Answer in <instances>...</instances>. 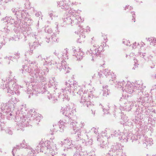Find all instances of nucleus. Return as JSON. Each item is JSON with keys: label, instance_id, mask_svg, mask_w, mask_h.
Wrapping results in <instances>:
<instances>
[{"label": "nucleus", "instance_id": "nucleus-13", "mask_svg": "<svg viewBox=\"0 0 156 156\" xmlns=\"http://www.w3.org/2000/svg\"><path fill=\"white\" fill-rule=\"evenodd\" d=\"M92 55H93L92 56L94 57V56H98L100 55L101 52V50H100L101 49H90Z\"/></svg>", "mask_w": 156, "mask_h": 156}, {"label": "nucleus", "instance_id": "nucleus-42", "mask_svg": "<svg viewBox=\"0 0 156 156\" xmlns=\"http://www.w3.org/2000/svg\"><path fill=\"white\" fill-rule=\"evenodd\" d=\"M92 60H93V61L94 60V58H92Z\"/></svg>", "mask_w": 156, "mask_h": 156}, {"label": "nucleus", "instance_id": "nucleus-4", "mask_svg": "<svg viewBox=\"0 0 156 156\" xmlns=\"http://www.w3.org/2000/svg\"><path fill=\"white\" fill-rule=\"evenodd\" d=\"M120 101L125 102L122 107L126 111H130L132 107L134 105V103L133 101H129L124 98H121Z\"/></svg>", "mask_w": 156, "mask_h": 156}, {"label": "nucleus", "instance_id": "nucleus-34", "mask_svg": "<svg viewBox=\"0 0 156 156\" xmlns=\"http://www.w3.org/2000/svg\"><path fill=\"white\" fill-rule=\"evenodd\" d=\"M152 77H153L156 78V75H154L153 76H152Z\"/></svg>", "mask_w": 156, "mask_h": 156}, {"label": "nucleus", "instance_id": "nucleus-43", "mask_svg": "<svg viewBox=\"0 0 156 156\" xmlns=\"http://www.w3.org/2000/svg\"><path fill=\"white\" fill-rule=\"evenodd\" d=\"M145 143L147 144V143H146V142H145Z\"/></svg>", "mask_w": 156, "mask_h": 156}, {"label": "nucleus", "instance_id": "nucleus-29", "mask_svg": "<svg viewBox=\"0 0 156 156\" xmlns=\"http://www.w3.org/2000/svg\"><path fill=\"white\" fill-rule=\"evenodd\" d=\"M91 130L93 131L95 134H97L98 133V129L96 128L93 127L91 129Z\"/></svg>", "mask_w": 156, "mask_h": 156}, {"label": "nucleus", "instance_id": "nucleus-25", "mask_svg": "<svg viewBox=\"0 0 156 156\" xmlns=\"http://www.w3.org/2000/svg\"><path fill=\"white\" fill-rule=\"evenodd\" d=\"M110 71L108 69H105L104 73L107 78H108L109 75H110Z\"/></svg>", "mask_w": 156, "mask_h": 156}, {"label": "nucleus", "instance_id": "nucleus-39", "mask_svg": "<svg viewBox=\"0 0 156 156\" xmlns=\"http://www.w3.org/2000/svg\"><path fill=\"white\" fill-rule=\"evenodd\" d=\"M90 140H91V141H92L93 140L92 139V138H90Z\"/></svg>", "mask_w": 156, "mask_h": 156}, {"label": "nucleus", "instance_id": "nucleus-33", "mask_svg": "<svg viewBox=\"0 0 156 156\" xmlns=\"http://www.w3.org/2000/svg\"><path fill=\"white\" fill-rule=\"evenodd\" d=\"M86 156H92V155H91V154H86Z\"/></svg>", "mask_w": 156, "mask_h": 156}, {"label": "nucleus", "instance_id": "nucleus-23", "mask_svg": "<svg viewBox=\"0 0 156 156\" xmlns=\"http://www.w3.org/2000/svg\"><path fill=\"white\" fill-rule=\"evenodd\" d=\"M49 84L50 86V87L51 86V87H55L57 85L56 82L52 79L50 80Z\"/></svg>", "mask_w": 156, "mask_h": 156}, {"label": "nucleus", "instance_id": "nucleus-12", "mask_svg": "<svg viewBox=\"0 0 156 156\" xmlns=\"http://www.w3.org/2000/svg\"><path fill=\"white\" fill-rule=\"evenodd\" d=\"M125 82L123 80L121 82H117L115 84V86L116 87L118 88H122V91H124L125 90V88H124V87L125 86Z\"/></svg>", "mask_w": 156, "mask_h": 156}, {"label": "nucleus", "instance_id": "nucleus-21", "mask_svg": "<svg viewBox=\"0 0 156 156\" xmlns=\"http://www.w3.org/2000/svg\"><path fill=\"white\" fill-rule=\"evenodd\" d=\"M121 145L120 144H117L116 145H113L112 147V151H116L120 149Z\"/></svg>", "mask_w": 156, "mask_h": 156}, {"label": "nucleus", "instance_id": "nucleus-45", "mask_svg": "<svg viewBox=\"0 0 156 156\" xmlns=\"http://www.w3.org/2000/svg\"><path fill=\"white\" fill-rule=\"evenodd\" d=\"M55 63L56 64H57V63H56V62H55Z\"/></svg>", "mask_w": 156, "mask_h": 156}, {"label": "nucleus", "instance_id": "nucleus-41", "mask_svg": "<svg viewBox=\"0 0 156 156\" xmlns=\"http://www.w3.org/2000/svg\"><path fill=\"white\" fill-rule=\"evenodd\" d=\"M152 156H156V154H155V155H152Z\"/></svg>", "mask_w": 156, "mask_h": 156}, {"label": "nucleus", "instance_id": "nucleus-16", "mask_svg": "<svg viewBox=\"0 0 156 156\" xmlns=\"http://www.w3.org/2000/svg\"><path fill=\"white\" fill-rule=\"evenodd\" d=\"M59 127L60 129V131L62 132L64 130L63 128L65 126L66 123L63 121L60 120L59 122Z\"/></svg>", "mask_w": 156, "mask_h": 156}, {"label": "nucleus", "instance_id": "nucleus-40", "mask_svg": "<svg viewBox=\"0 0 156 156\" xmlns=\"http://www.w3.org/2000/svg\"><path fill=\"white\" fill-rule=\"evenodd\" d=\"M42 151V152H43V151H42V150H41V151Z\"/></svg>", "mask_w": 156, "mask_h": 156}, {"label": "nucleus", "instance_id": "nucleus-3", "mask_svg": "<svg viewBox=\"0 0 156 156\" xmlns=\"http://www.w3.org/2000/svg\"><path fill=\"white\" fill-rule=\"evenodd\" d=\"M77 122H71L70 124L72 125L73 130L75 134H77V137L76 138V141H79L81 139V131L80 129L78 127H77L76 124Z\"/></svg>", "mask_w": 156, "mask_h": 156}, {"label": "nucleus", "instance_id": "nucleus-15", "mask_svg": "<svg viewBox=\"0 0 156 156\" xmlns=\"http://www.w3.org/2000/svg\"><path fill=\"white\" fill-rule=\"evenodd\" d=\"M119 140H127L128 138H127L126 135L124 133L121 132L119 135Z\"/></svg>", "mask_w": 156, "mask_h": 156}, {"label": "nucleus", "instance_id": "nucleus-18", "mask_svg": "<svg viewBox=\"0 0 156 156\" xmlns=\"http://www.w3.org/2000/svg\"><path fill=\"white\" fill-rule=\"evenodd\" d=\"M103 74L102 72L100 71V72L98 73V74H94L93 76V78H94L95 77L97 79L102 78L103 77Z\"/></svg>", "mask_w": 156, "mask_h": 156}, {"label": "nucleus", "instance_id": "nucleus-8", "mask_svg": "<svg viewBox=\"0 0 156 156\" xmlns=\"http://www.w3.org/2000/svg\"><path fill=\"white\" fill-rule=\"evenodd\" d=\"M135 88L131 84H126L125 86V90L127 93L131 94L134 90Z\"/></svg>", "mask_w": 156, "mask_h": 156}, {"label": "nucleus", "instance_id": "nucleus-44", "mask_svg": "<svg viewBox=\"0 0 156 156\" xmlns=\"http://www.w3.org/2000/svg\"><path fill=\"white\" fill-rule=\"evenodd\" d=\"M87 137H88V139H89L88 138V136H87Z\"/></svg>", "mask_w": 156, "mask_h": 156}, {"label": "nucleus", "instance_id": "nucleus-28", "mask_svg": "<svg viewBox=\"0 0 156 156\" xmlns=\"http://www.w3.org/2000/svg\"><path fill=\"white\" fill-rule=\"evenodd\" d=\"M138 45H139V47H138L137 48H141L142 46H144L145 45V44L142 42H140L138 44Z\"/></svg>", "mask_w": 156, "mask_h": 156}, {"label": "nucleus", "instance_id": "nucleus-20", "mask_svg": "<svg viewBox=\"0 0 156 156\" xmlns=\"http://www.w3.org/2000/svg\"><path fill=\"white\" fill-rule=\"evenodd\" d=\"M103 95L104 96H106L109 94L108 86L107 85L103 86Z\"/></svg>", "mask_w": 156, "mask_h": 156}, {"label": "nucleus", "instance_id": "nucleus-5", "mask_svg": "<svg viewBox=\"0 0 156 156\" xmlns=\"http://www.w3.org/2000/svg\"><path fill=\"white\" fill-rule=\"evenodd\" d=\"M56 66L59 69L60 71L63 70L66 73H68L69 72V68L66 65V62L64 61H62L61 64H58Z\"/></svg>", "mask_w": 156, "mask_h": 156}, {"label": "nucleus", "instance_id": "nucleus-30", "mask_svg": "<svg viewBox=\"0 0 156 156\" xmlns=\"http://www.w3.org/2000/svg\"><path fill=\"white\" fill-rule=\"evenodd\" d=\"M106 108H103V111L105 112H108V110H109V107L107 106V107H106Z\"/></svg>", "mask_w": 156, "mask_h": 156}, {"label": "nucleus", "instance_id": "nucleus-36", "mask_svg": "<svg viewBox=\"0 0 156 156\" xmlns=\"http://www.w3.org/2000/svg\"><path fill=\"white\" fill-rule=\"evenodd\" d=\"M40 118H41V119H42L43 117L42 116H40Z\"/></svg>", "mask_w": 156, "mask_h": 156}, {"label": "nucleus", "instance_id": "nucleus-26", "mask_svg": "<svg viewBox=\"0 0 156 156\" xmlns=\"http://www.w3.org/2000/svg\"><path fill=\"white\" fill-rule=\"evenodd\" d=\"M120 133V132L119 130L118 131H114L113 134L111 135V136L112 137L113 136H115L118 137L119 138V135Z\"/></svg>", "mask_w": 156, "mask_h": 156}, {"label": "nucleus", "instance_id": "nucleus-9", "mask_svg": "<svg viewBox=\"0 0 156 156\" xmlns=\"http://www.w3.org/2000/svg\"><path fill=\"white\" fill-rule=\"evenodd\" d=\"M90 101V100H88V101H86L85 104L88 107L91 109V113L92 115L94 116L95 112V107L94 104L92 103Z\"/></svg>", "mask_w": 156, "mask_h": 156}, {"label": "nucleus", "instance_id": "nucleus-11", "mask_svg": "<svg viewBox=\"0 0 156 156\" xmlns=\"http://www.w3.org/2000/svg\"><path fill=\"white\" fill-rule=\"evenodd\" d=\"M49 142L48 140H42L41 142V147L45 149H50L51 147L49 144Z\"/></svg>", "mask_w": 156, "mask_h": 156}, {"label": "nucleus", "instance_id": "nucleus-17", "mask_svg": "<svg viewBox=\"0 0 156 156\" xmlns=\"http://www.w3.org/2000/svg\"><path fill=\"white\" fill-rule=\"evenodd\" d=\"M148 41H149L150 43H152V45L154 46L156 45V38L154 37H151L146 39Z\"/></svg>", "mask_w": 156, "mask_h": 156}, {"label": "nucleus", "instance_id": "nucleus-38", "mask_svg": "<svg viewBox=\"0 0 156 156\" xmlns=\"http://www.w3.org/2000/svg\"><path fill=\"white\" fill-rule=\"evenodd\" d=\"M151 68H153L154 67H152V66H151Z\"/></svg>", "mask_w": 156, "mask_h": 156}, {"label": "nucleus", "instance_id": "nucleus-10", "mask_svg": "<svg viewBox=\"0 0 156 156\" xmlns=\"http://www.w3.org/2000/svg\"><path fill=\"white\" fill-rule=\"evenodd\" d=\"M145 87L143 86V83L141 81H137L135 83L134 87L136 90H142Z\"/></svg>", "mask_w": 156, "mask_h": 156}, {"label": "nucleus", "instance_id": "nucleus-7", "mask_svg": "<svg viewBox=\"0 0 156 156\" xmlns=\"http://www.w3.org/2000/svg\"><path fill=\"white\" fill-rule=\"evenodd\" d=\"M62 145H64L65 147L68 149L71 148L73 144L72 141L70 139L68 138L65 139L63 142H62Z\"/></svg>", "mask_w": 156, "mask_h": 156}, {"label": "nucleus", "instance_id": "nucleus-46", "mask_svg": "<svg viewBox=\"0 0 156 156\" xmlns=\"http://www.w3.org/2000/svg\"><path fill=\"white\" fill-rule=\"evenodd\" d=\"M92 143V142H91V144Z\"/></svg>", "mask_w": 156, "mask_h": 156}, {"label": "nucleus", "instance_id": "nucleus-19", "mask_svg": "<svg viewBox=\"0 0 156 156\" xmlns=\"http://www.w3.org/2000/svg\"><path fill=\"white\" fill-rule=\"evenodd\" d=\"M108 78L110 81H113L115 79L116 75L113 72H111L110 75H109Z\"/></svg>", "mask_w": 156, "mask_h": 156}, {"label": "nucleus", "instance_id": "nucleus-6", "mask_svg": "<svg viewBox=\"0 0 156 156\" xmlns=\"http://www.w3.org/2000/svg\"><path fill=\"white\" fill-rule=\"evenodd\" d=\"M73 52V55L75 56L77 60L82 58L84 53L81 49H74Z\"/></svg>", "mask_w": 156, "mask_h": 156}, {"label": "nucleus", "instance_id": "nucleus-32", "mask_svg": "<svg viewBox=\"0 0 156 156\" xmlns=\"http://www.w3.org/2000/svg\"><path fill=\"white\" fill-rule=\"evenodd\" d=\"M51 134L52 135H53L54 134L53 132H54V130L53 129L51 130Z\"/></svg>", "mask_w": 156, "mask_h": 156}, {"label": "nucleus", "instance_id": "nucleus-37", "mask_svg": "<svg viewBox=\"0 0 156 156\" xmlns=\"http://www.w3.org/2000/svg\"><path fill=\"white\" fill-rule=\"evenodd\" d=\"M44 74H44H45V73H44V72H43V73H42V74Z\"/></svg>", "mask_w": 156, "mask_h": 156}, {"label": "nucleus", "instance_id": "nucleus-27", "mask_svg": "<svg viewBox=\"0 0 156 156\" xmlns=\"http://www.w3.org/2000/svg\"><path fill=\"white\" fill-rule=\"evenodd\" d=\"M85 125V123L84 122L81 121L80 122L79 124V127L80 128H83Z\"/></svg>", "mask_w": 156, "mask_h": 156}, {"label": "nucleus", "instance_id": "nucleus-14", "mask_svg": "<svg viewBox=\"0 0 156 156\" xmlns=\"http://www.w3.org/2000/svg\"><path fill=\"white\" fill-rule=\"evenodd\" d=\"M54 59L52 57H50L48 58H46V60H45L46 63H44V65H46L48 64H50V65L51 64H54V62L53 60Z\"/></svg>", "mask_w": 156, "mask_h": 156}, {"label": "nucleus", "instance_id": "nucleus-22", "mask_svg": "<svg viewBox=\"0 0 156 156\" xmlns=\"http://www.w3.org/2000/svg\"><path fill=\"white\" fill-rule=\"evenodd\" d=\"M44 87H45L43 88L44 90V91L43 92L41 91L42 94H43V93L45 92V94H47V96L49 99H52L53 96H52V95L51 94L49 93L48 91H46V89Z\"/></svg>", "mask_w": 156, "mask_h": 156}, {"label": "nucleus", "instance_id": "nucleus-2", "mask_svg": "<svg viewBox=\"0 0 156 156\" xmlns=\"http://www.w3.org/2000/svg\"><path fill=\"white\" fill-rule=\"evenodd\" d=\"M60 112L66 116L68 117L69 119H71L76 113V108H71L70 106H68L62 107Z\"/></svg>", "mask_w": 156, "mask_h": 156}, {"label": "nucleus", "instance_id": "nucleus-35", "mask_svg": "<svg viewBox=\"0 0 156 156\" xmlns=\"http://www.w3.org/2000/svg\"><path fill=\"white\" fill-rule=\"evenodd\" d=\"M133 121H134V122H136V119H135V120H133Z\"/></svg>", "mask_w": 156, "mask_h": 156}, {"label": "nucleus", "instance_id": "nucleus-24", "mask_svg": "<svg viewBox=\"0 0 156 156\" xmlns=\"http://www.w3.org/2000/svg\"><path fill=\"white\" fill-rule=\"evenodd\" d=\"M46 79L45 77H44V76L41 77L40 78V80H41V82H43L41 84L42 85H44L45 86V84H46Z\"/></svg>", "mask_w": 156, "mask_h": 156}, {"label": "nucleus", "instance_id": "nucleus-31", "mask_svg": "<svg viewBox=\"0 0 156 156\" xmlns=\"http://www.w3.org/2000/svg\"><path fill=\"white\" fill-rule=\"evenodd\" d=\"M54 139V137L53 136H52L51 138H50V140H53Z\"/></svg>", "mask_w": 156, "mask_h": 156}, {"label": "nucleus", "instance_id": "nucleus-1", "mask_svg": "<svg viewBox=\"0 0 156 156\" xmlns=\"http://www.w3.org/2000/svg\"><path fill=\"white\" fill-rule=\"evenodd\" d=\"M66 87L62 88L61 92L62 93L65 98L68 99L67 92H69L72 95L74 96L75 93H77L79 95L80 97L79 101L80 104L84 105L86 101L90 100L93 98L94 96L92 91H89L88 90H83L82 87L78 85L77 81L74 80L73 84V87L69 83L65 82Z\"/></svg>", "mask_w": 156, "mask_h": 156}]
</instances>
